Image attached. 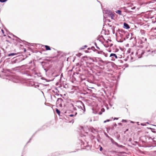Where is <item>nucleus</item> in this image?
<instances>
[{"mask_svg": "<svg viewBox=\"0 0 156 156\" xmlns=\"http://www.w3.org/2000/svg\"><path fill=\"white\" fill-rule=\"evenodd\" d=\"M21 52L17 53H11L8 54V56L9 57L13 56L20 54Z\"/></svg>", "mask_w": 156, "mask_h": 156, "instance_id": "nucleus-8", "label": "nucleus"}, {"mask_svg": "<svg viewBox=\"0 0 156 156\" xmlns=\"http://www.w3.org/2000/svg\"><path fill=\"white\" fill-rule=\"evenodd\" d=\"M82 54L80 53H78L76 55H77L78 57H80L81 55Z\"/></svg>", "mask_w": 156, "mask_h": 156, "instance_id": "nucleus-38", "label": "nucleus"}, {"mask_svg": "<svg viewBox=\"0 0 156 156\" xmlns=\"http://www.w3.org/2000/svg\"><path fill=\"white\" fill-rule=\"evenodd\" d=\"M102 112L101 111H100V112H99L98 114L99 115H101L102 114Z\"/></svg>", "mask_w": 156, "mask_h": 156, "instance_id": "nucleus-57", "label": "nucleus"}, {"mask_svg": "<svg viewBox=\"0 0 156 156\" xmlns=\"http://www.w3.org/2000/svg\"><path fill=\"white\" fill-rule=\"evenodd\" d=\"M127 122V120L126 119H122V122Z\"/></svg>", "mask_w": 156, "mask_h": 156, "instance_id": "nucleus-45", "label": "nucleus"}, {"mask_svg": "<svg viewBox=\"0 0 156 156\" xmlns=\"http://www.w3.org/2000/svg\"><path fill=\"white\" fill-rule=\"evenodd\" d=\"M113 45V44L112 43H111L109 45V47L110 48L111 47H112Z\"/></svg>", "mask_w": 156, "mask_h": 156, "instance_id": "nucleus-56", "label": "nucleus"}, {"mask_svg": "<svg viewBox=\"0 0 156 156\" xmlns=\"http://www.w3.org/2000/svg\"><path fill=\"white\" fill-rule=\"evenodd\" d=\"M24 74L26 75L27 76H30V74L28 73L26 71L24 72Z\"/></svg>", "mask_w": 156, "mask_h": 156, "instance_id": "nucleus-29", "label": "nucleus"}, {"mask_svg": "<svg viewBox=\"0 0 156 156\" xmlns=\"http://www.w3.org/2000/svg\"><path fill=\"white\" fill-rule=\"evenodd\" d=\"M55 111L58 115L60 116L61 113L60 111L57 108L55 109Z\"/></svg>", "mask_w": 156, "mask_h": 156, "instance_id": "nucleus-20", "label": "nucleus"}, {"mask_svg": "<svg viewBox=\"0 0 156 156\" xmlns=\"http://www.w3.org/2000/svg\"><path fill=\"white\" fill-rule=\"evenodd\" d=\"M153 23H155L156 22V20H155V18L154 19H153L152 20V22Z\"/></svg>", "mask_w": 156, "mask_h": 156, "instance_id": "nucleus-42", "label": "nucleus"}, {"mask_svg": "<svg viewBox=\"0 0 156 156\" xmlns=\"http://www.w3.org/2000/svg\"><path fill=\"white\" fill-rule=\"evenodd\" d=\"M38 131H39V130H38L37 131H36L35 133H34L33 135L32 136V137H31V138H30V139H29V140L30 141V140H32V137H33L34 136L35 134L36 133H37Z\"/></svg>", "mask_w": 156, "mask_h": 156, "instance_id": "nucleus-30", "label": "nucleus"}, {"mask_svg": "<svg viewBox=\"0 0 156 156\" xmlns=\"http://www.w3.org/2000/svg\"><path fill=\"white\" fill-rule=\"evenodd\" d=\"M149 129H151V131L154 133H156V131L154 130V129L152 128H150Z\"/></svg>", "mask_w": 156, "mask_h": 156, "instance_id": "nucleus-33", "label": "nucleus"}, {"mask_svg": "<svg viewBox=\"0 0 156 156\" xmlns=\"http://www.w3.org/2000/svg\"><path fill=\"white\" fill-rule=\"evenodd\" d=\"M77 114V113L76 112L75 113V115H73V114H70L69 115V116L70 117H73L74 116H76Z\"/></svg>", "mask_w": 156, "mask_h": 156, "instance_id": "nucleus-27", "label": "nucleus"}, {"mask_svg": "<svg viewBox=\"0 0 156 156\" xmlns=\"http://www.w3.org/2000/svg\"><path fill=\"white\" fill-rule=\"evenodd\" d=\"M97 39H105L103 36L102 35H99L97 38Z\"/></svg>", "mask_w": 156, "mask_h": 156, "instance_id": "nucleus-24", "label": "nucleus"}, {"mask_svg": "<svg viewBox=\"0 0 156 156\" xmlns=\"http://www.w3.org/2000/svg\"><path fill=\"white\" fill-rule=\"evenodd\" d=\"M123 27L126 29H128L130 28V26L126 22L123 23Z\"/></svg>", "mask_w": 156, "mask_h": 156, "instance_id": "nucleus-11", "label": "nucleus"}, {"mask_svg": "<svg viewBox=\"0 0 156 156\" xmlns=\"http://www.w3.org/2000/svg\"><path fill=\"white\" fill-rule=\"evenodd\" d=\"M39 85L37 84V85H34V87L35 88H37V87H39Z\"/></svg>", "mask_w": 156, "mask_h": 156, "instance_id": "nucleus-48", "label": "nucleus"}, {"mask_svg": "<svg viewBox=\"0 0 156 156\" xmlns=\"http://www.w3.org/2000/svg\"><path fill=\"white\" fill-rule=\"evenodd\" d=\"M41 79H42V80H45L47 82H48L49 81V80H47V79H46L44 77H42L41 78Z\"/></svg>", "mask_w": 156, "mask_h": 156, "instance_id": "nucleus-39", "label": "nucleus"}, {"mask_svg": "<svg viewBox=\"0 0 156 156\" xmlns=\"http://www.w3.org/2000/svg\"><path fill=\"white\" fill-rule=\"evenodd\" d=\"M135 7H128L127 8H125V12L128 13H130L131 12H133L132 10L135 9Z\"/></svg>", "mask_w": 156, "mask_h": 156, "instance_id": "nucleus-6", "label": "nucleus"}, {"mask_svg": "<svg viewBox=\"0 0 156 156\" xmlns=\"http://www.w3.org/2000/svg\"><path fill=\"white\" fill-rule=\"evenodd\" d=\"M23 51L24 52H25L26 51V49L25 48H23Z\"/></svg>", "mask_w": 156, "mask_h": 156, "instance_id": "nucleus-64", "label": "nucleus"}, {"mask_svg": "<svg viewBox=\"0 0 156 156\" xmlns=\"http://www.w3.org/2000/svg\"><path fill=\"white\" fill-rule=\"evenodd\" d=\"M90 131L91 132L94 133V131H95V129L93 127H92L90 128Z\"/></svg>", "mask_w": 156, "mask_h": 156, "instance_id": "nucleus-23", "label": "nucleus"}, {"mask_svg": "<svg viewBox=\"0 0 156 156\" xmlns=\"http://www.w3.org/2000/svg\"><path fill=\"white\" fill-rule=\"evenodd\" d=\"M80 136L81 137H83V136H86V135H84V134L83 135V134H81L80 135Z\"/></svg>", "mask_w": 156, "mask_h": 156, "instance_id": "nucleus-63", "label": "nucleus"}, {"mask_svg": "<svg viewBox=\"0 0 156 156\" xmlns=\"http://www.w3.org/2000/svg\"><path fill=\"white\" fill-rule=\"evenodd\" d=\"M116 13L120 15H122V11L120 10H117L116 11Z\"/></svg>", "mask_w": 156, "mask_h": 156, "instance_id": "nucleus-22", "label": "nucleus"}, {"mask_svg": "<svg viewBox=\"0 0 156 156\" xmlns=\"http://www.w3.org/2000/svg\"><path fill=\"white\" fill-rule=\"evenodd\" d=\"M102 113L105 111V109L104 108H102L101 111Z\"/></svg>", "mask_w": 156, "mask_h": 156, "instance_id": "nucleus-49", "label": "nucleus"}, {"mask_svg": "<svg viewBox=\"0 0 156 156\" xmlns=\"http://www.w3.org/2000/svg\"><path fill=\"white\" fill-rule=\"evenodd\" d=\"M104 134L106 137H108L109 139L110 140L111 143L113 144L116 146L119 149H121L122 150H127V148H126L125 146L121 145H120L117 142L115 141L112 138L109 136L107 133H105Z\"/></svg>", "mask_w": 156, "mask_h": 156, "instance_id": "nucleus-1", "label": "nucleus"}, {"mask_svg": "<svg viewBox=\"0 0 156 156\" xmlns=\"http://www.w3.org/2000/svg\"><path fill=\"white\" fill-rule=\"evenodd\" d=\"M114 126L116 127L117 126V124L116 123H114V125H113Z\"/></svg>", "mask_w": 156, "mask_h": 156, "instance_id": "nucleus-60", "label": "nucleus"}, {"mask_svg": "<svg viewBox=\"0 0 156 156\" xmlns=\"http://www.w3.org/2000/svg\"><path fill=\"white\" fill-rule=\"evenodd\" d=\"M55 95L57 96H60V97H62L63 98H64V97L62 96V94H59L57 93H55Z\"/></svg>", "mask_w": 156, "mask_h": 156, "instance_id": "nucleus-31", "label": "nucleus"}, {"mask_svg": "<svg viewBox=\"0 0 156 156\" xmlns=\"http://www.w3.org/2000/svg\"><path fill=\"white\" fill-rule=\"evenodd\" d=\"M80 142L81 143V146L83 145V147H89V149H90V145L88 144L89 142H86V145H85V143L83 142L82 140H80Z\"/></svg>", "mask_w": 156, "mask_h": 156, "instance_id": "nucleus-7", "label": "nucleus"}, {"mask_svg": "<svg viewBox=\"0 0 156 156\" xmlns=\"http://www.w3.org/2000/svg\"><path fill=\"white\" fill-rule=\"evenodd\" d=\"M135 41L136 43L138 42V43H140V44H142L144 43L143 42L142 40H135Z\"/></svg>", "mask_w": 156, "mask_h": 156, "instance_id": "nucleus-19", "label": "nucleus"}, {"mask_svg": "<svg viewBox=\"0 0 156 156\" xmlns=\"http://www.w3.org/2000/svg\"><path fill=\"white\" fill-rule=\"evenodd\" d=\"M109 13L108 14L109 16L111 17L112 19L114 20V17H115V15L112 12L109 11Z\"/></svg>", "mask_w": 156, "mask_h": 156, "instance_id": "nucleus-12", "label": "nucleus"}, {"mask_svg": "<svg viewBox=\"0 0 156 156\" xmlns=\"http://www.w3.org/2000/svg\"><path fill=\"white\" fill-rule=\"evenodd\" d=\"M41 84H42L43 85V87H46L48 86L49 84H42V83H40Z\"/></svg>", "mask_w": 156, "mask_h": 156, "instance_id": "nucleus-47", "label": "nucleus"}, {"mask_svg": "<svg viewBox=\"0 0 156 156\" xmlns=\"http://www.w3.org/2000/svg\"><path fill=\"white\" fill-rule=\"evenodd\" d=\"M118 125H119V126H122V124L120 122H119V123H118Z\"/></svg>", "mask_w": 156, "mask_h": 156, "instance_id": "nucleus-61", "label": "nucleus"}, {"mask_svg": "<svg viewBox=\"0 0 156 156\" xmlns=\"http://www.w3.org/2000/svg\"><path fill=\"white\" fill-rule=\"evenodd\" d=\"M94 43L96 48L99 50H100V48L98 46L97 43L95 42H94Z\"/></svg>", "mask_w": 156, "mask_h": 156, "instance_id": "nucleus-28", "label": "nucleus"}, {"mask_svg": "<svg viewBox=\"0 0 156 156\" xmlns=\"http://www.w3.org/2000/svg\"><path fill=\"white\" fill-rule=\"evenodd\" d=\"M11 70L9 69H6V70H4L3 71H2V73H5V75L6 76H9V75L8 74H7V72H8L9 73H11Z\"/></svg>", "mask_w": 156, "mask_h": 156, "instance_id": "nucleus-9", "label": "nucleus"}, {"mask_svg": "<svg viewBox=\"0 0 156 156\" xmlns=\"http://www.w3.org/2000/svg\"><path fill=\"white\" fill-rule=\"evenodd\" d=\"M87 49L88 50H92L94 52H96V53L98 54L103 55L105 57H108V54L107 53H105L101 50H100V49L99 51H98L97 49H95L94 46H92L90 47H88L87 48Z\"/></svg>", "mask_w": 156, "mask_h": 156, "instance_id": "nucleus-2", "label": "nucleus"}, {"mask_svg": "<svg viewBox=\"0 0 156 156\" xmlns=\"http://www.w3.org/2000/svg\"><path fill=\"white\" fill-rule=\"evenodd\" d=\"M42 67L43 68L44 70L45 71V72H47L48 71V69H45V68H44V66H43V65H42Z\"/></svg>", "mask_w": 156, "mask_h": 156, "instance_id": "nucleus-46", "label": "nucleus"}, {"mask_svg": "<svg viewBox=\"0 0 156 156\" xmlns=\"http://www.w3.org/2000/svg\"><path fill=\"white\" fill-rule=\"evenodd\" d=\"M99 147H100V148H99L100 151H102L103 150V148L100 145H99Z\"/></svg>", "mask_w": 156, "mask_h": 156, "instance_id": "nucleus-41", "label": "nucleus"}, {"mask_svg": "<svg viewBox=\"0 0 156 156\" xmlns=\"http://www.w3.org/2000/svg\"><path fill=\"white\" fill-rule=\"evenodd\" d=\"M155 54H156V49L151 51V52L149 54V55L153 56Z\"/></svg>", "mask_w": 156, "mask_h": 156, "instance_id": "nucleus-13", "label": "nucleus"}, {"mask_svg": "<svg viewBox=\"0 0 156 156\" xmlns=\"http://www.w3.org/2000/svg\"><path fill=\"white\" fill-rule=\"evenodd\" d=\"M7 0H0V2L3 3L6 2Z\"/></svg>", "mask_w": 156, "mask_h": 156, "instance_id": "nucleus-44", "label": "nucleus"}, {"mask_svg": "<svg viewBox=\"0 0 156 156\" xmlns=\"http://www.w3.org/2000/svg\"><path fill=\"white\" fill-rule=\"evenodd\" d=\"M88 45H83L82 46V47L80 48H79V50H82L83 49H84L85 48H87L88 47Z\"/></svg>", "mask_w": 156, "mask_h": 156, "instance_id": "nucleus-17", "label": "nucleus"}, {"mask_svg": "<svg viewBox=\"0 0 156 156\" xmlns=\"http://www.w3.org/2000/svg\"><path fill=\"white\" fill-rule=\"evenodd\" d=\"M63 99L61 98H58L56 101V106L57 107H62V102H63Z\"/></svg>", "mask_w": 156, "mask_h": 156, "instance_id": "nucleus-5", "label": "nucleus"}, {"mask_svg": "<svg viewBox=\"0 0 156 156\" xmlns=\"http://www.w3.org/2000/svg\"><path fill=\"white\" fill-rule=\"evenodd\" d=\"M43 46L44 47L46 51L50 50H51V47L48 45H44Z\"/></svg>", "mask_w": 156, "mask_h": 156, "instance_id": "nucleus-15", "label": "nucleus"}, {"mask_svg": "<svg viewBox=\"0 0 156 156\" xmlns=\"http://www.w3.org/2000/svg\"><path fill=\"white\" fill-rule=\"evenodd\" d=\"M156 66V65H148V66H142V67H147V66Z\"/></svg>", "mask_w": 156, "mask_h": 156, "instance_id": "nucleus-26", "label": "nucleus"}, {"mask_svg": "<svg viewBox=\"0 0 156 156\" xmlns=\"http://www.w3.org/2000/svg\"><path fill=\"white\" fill-rule=\"evenodd\" d=\"M90 50H88L87 49V50H86L85 51V52L86 53H90L91 52V51H90Z\"/></svg>", "mask_w": 156, "mask_h": 156, "instance_id": "nucleus-37", "label": "nucleus"}, {"mask_svg": "<svg viewBox=\"0 0 156 156\" xmlns=\"http://www.w3.org/2000/svg\"><path fill=\"white\" fill-rule=\"evenodd\" d=\"M111 120L110 119H107L104 121V123H106L107 122H109Z\"/></svg>", "mask_w": 156, "mask_h": 156, "instance_id": "nucleus-36", "label": "nucleus"}, {"mask_svg": "<svg viewBox=\"0 0 156 156\" xmlns=\"http://www.w3.org/2000/svg\"><path fill=\"white\" fill-rule=\"evenodd\" d=\"M29 44L30 46H34V47H35V46L37 47V45H39V47H40V46L41 45V44H36V43H29Z\"/></svg>", "mask_w": 156, "mask_h": 156, "instance_id": "nucleus-14", "label": "nucleus"}, {"mask_svg": "<svg viewBox=\"0 0 156 156\" xmlns=\"http://www.w3.org/2000/svg\"><path fill=\"white\" fill-rule=\"evenodd\" d=\"M108 25L110 27H113L112 25H110L109 23H108Z\"/></svg>", "mask_w": 156, "mask_h": 156, "instance_id": "nucleus-59", "label": "nucleus"}, {"mask_svg": "<svg viewBox=\"0 0 156 156\" xmlns=\"http://www.w3.org/2000/svg\"><path fill=\"white\" fill-rule=\"evenodd\" d=\"M118 118L115 117L114 118V120H118Z\"/></svg>", "mask_w": 156, "mask_h": 156, "instance_id": "nucleus-62", "label": "nucleus"}, {"mask_svg": "<svg viewBox=\"0 0 156 156\" xmlns=\"http://www.w3.org/2000/svg\"><path fill=\"white\" fill-rule=\"evenodd\" d=\"M51 156H58L57 153H55L53 154H51Z\"/></svg>", "mask_w": 156, "mask_h": 156, "instance_id": "nucleus-40", "label": "nucleus"}, {"mask_svg": "<svg viewBox=\"0 0 156 156\" xmlns=\"http://www.w3.org/2000/svg\"><path fill=\"white\" fill-rule=\"evenodd\" d=\"M72 105L73 106V109H74V110H76V107H74V105H73V104H72Z\"/></svg>", "mask_w": 156, "mask_h": 156, "instance_id": "nucleus-54", "label": "nucleus"}, {"mask_svg": "<svg viewBox=\"0 0 156 156\" xmlns=\"http://www.w3.org/2000/svg\"><path fill=\"white\" fill-rule=\"evenodd\" d=\"M79 103L80 105L77 106L78 109L83 111V113H84L86 111V109L84 104L81 101H79Z\"/></svg>", "mask_w": 156, "mask_h": 156, "instance_id": "nucleus-4", "label": "nucleus"}, {"mask_svg": "<svg viewBox=\"0 0 156 156\" xmlns=\"http://www.w3.org/2000/svg\"><path fill=\"white\" fill-rule=\"evenodd\" d=\"M128 65L127 64V63H126L124 64V66L126 68L128 67Z\"/></svg>", "mask_w": 156, "mask_h": 156, "instance_id": "nucleus-51", "label": "nucleus"}, {"mask_svg": "<svg viewBox=\"0 0 156 156\" xmlns=\"http://www.w3.org/2000/svg\"><path fill=\"white\" fill-rule=\"evenodd\" d=\"M154 142L153 143V145H155L154 146H153V147H155L156 146V142H154V141H153Z\"/></svg>", "mask_w": 156, "mask_h": 156, "instance_id": "nucleus-53", "label": "nucleus"}, {"mask_svg": "<svg viewBox=\"0 0 156 156\" xmlns=\"http://www.w3.org/2000/svg\"><path fill=\"white\" fill-rule=\"evenodd\" d=\"M9 34H10V35H12L14 37L16 38L17 39H20V38H19L17 37L16 36L13 35L12 33H9Z\"/></svg>", "mask_w": 156, "mask_h": 156, "instance_id": "nucleus-25", "label": "nucleus"}, {"mask_svg": "<svg viewBox=\"0 0 156 156\" xmlns=\"http://www.w3.org/2000/svg\"><path fill=\"white\" fill-rule=\"evenodd\" d=\"M99 40V41H100V42H101L102 44H103L104 43V42L102 41V40H103L100 39V40Z\"/></svg>", "mask_w": 156, "mask_h": 156, "instance_id": "nucleus-58", "label": "nucleus"}, {"mask_svg": "<svg viewBox=\"0 0 156 156\" xmlns=\"http://www.w3.org/2000/svg\"><path fill=\"white\" fill-rule=\"evenodd\" d=\"M116 27L115 26H113L111 28V29L112 30V32L113 34H114L115 33V28Z\"/></svg>", "mask_w": 156, "mask_h": 156, "instance_id": "nucleus-21", "label": "nucleus"}, {"mask_svg": "<svg viewBox=\"0 0 156 156\" xmlns=\"http://www.w3.org/2000/svg\"><path fill=\"white\" fill-rule=\"evenodd\" d=\"M95 138V136H93L92 135H91V136H90V138L91 140H93V139H94Z\"/></svg>", "mask_w": 156, "mask_h": 156, "instance_id": "nucleus-43", "label": "nucleus"}, {"mask_svg": "<svg viewBox=\"0 0 156 156\" xmlns=\"http://www.w3.org/2000/svg\"><path fill=\"white\" fill-rule=\"evenodd\" d=\"M116 41L118 42H123V40H116Z\"/></svg>", "mask_w": 156, "mask_h": 156, "instance_id": "nucleus-35", "label": "nucleus"}, {"mask_svg": "<svg viewBox=\"0 0 156 156\" xmlns=\"http://www.w3.org/2000/svg\"><path fill=\"white\" fill-rule=\"evenodd\" d=\"M23 57V55H19L18 56H16V57H17V58L13 60L12 62L13 63H15L16 62H20V61H22L24 60L27 57L25 58H23L22 57Z\"/></svg>", "mask_w": 156, "mask_h": 156, "instance_id": "nucleus-3", "label": "nucleus"}, {"mask_svg": "<svg viewBox=\"0 0 156 156\" xmlns=\"http://www.w3.org/2000/svg\"><path fill=\"white\" fill-rule=\"evenodd\" d=\"M98 58L99 59V60L100 62H101L102 63H104V61L101 58Z\"/></svg>", "mask_w": 156, "mask_h": 156, "instance_id": "nucleus-34", "label": "nucleus"}, {"mask_svg": "<svg viewBox=\"0 0 156 156\" xmlns=\"http://www.w3.org/2000/svg\"><path fill=\"white\" fill-rule=\"evenodd\" d=\"M119 153L121 154H126V153L124 151H121L119 152Z\"/></svg>", "mask_w": 156, "mask_h": 156, "instance_id": "nucleus-52", "label": "nucleus"}, {"mask_svg": "<svg viewBox=\"0 0 156 156\" xmlns=\"http://www.w3.org/2000/svg\"><path fill=\"white\" fill-rule=\"evenodd\" d=\"M140 32L142 34H145V31L144 30H140Z\"/></svg>", "mask_w": 156, "mask_h": 156, "instance_id": "nucleus-32", "label": "nucleus"}, {"mask_svg": "<svg viewBox=\"0 0 156 156\" xmlns=\"http://www.w3.org/2000/svg\"><path fill=\"white\" fill-rule=\"evenodd\" d=\"M127 52H128V53H130L131 52V49L130 48L127 51Z\"/></svg>", "mask_w": 156, "mask_h": 156, "instance_id": "nucleus-55", "label": "nucleus"}, {"mask_svg": "<svg viewBox=\"0 0 156 156\" xmlns=\"http://www.w3.org/2000/svg\"><path fill=\"white\" fill-rule=\"evenodd\" d=\"M108 41L110 42H111L112 40H107L105 41V44H103L104 46L106 48H108L109 47Z\"/></svg>", "mask_w": 156, "mask_h": 156, "instance_id": "nucleus-10", "label": "nucleus"}, {"mask_svg": "<svg viewBox=\"0 0 156 156\" xmlns=\"http://www.w3.org/2000/svg\"><path fill=\"white\" fill-rule=\"evenodd\" d=\"M110 57H115V58L116 59L118 58V57L116 55L115 53H111L110 55Z\"/></svg>", "mask_w": 156, "mask_h": 156, "instance_id": "nucleus-18", "label": "nucleus"}, {"mask_svg": "<svg viewBox=\"0 0 156 156\" xmlns=\"http://www.w3.org/2000/svg\"><path fill=\"white\" fill-rule=\"evenodd\" d=\"M51 98L52 100L55 101L56 99V98L55 96L54 95H53L52 96L51 95Z\"/></svg>", "mask_w": 156, "mask_h": 156, "instance_id": "nucleus-16", "label": "nucleus"}, {"mask_svg": "<svg viewBox=\"0 0 156 156\" xmlns=\"http://www.w3.org/2000/svg\"><path fill=\"white\" fill-rule=\"evenodd\" d=\"M120 31V30L119 29H118V30H117V31H116V33H115V35L116 36H117V33L118 32H119V33H119V32Z\"/></svg>", "mask_w": 156, "mask_h": 156, "instance_id": "nucleus-50", "label": "nucleus"}]
</instances>
